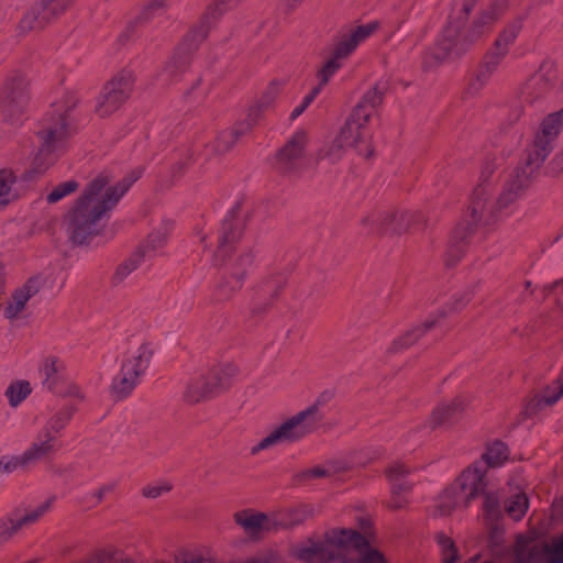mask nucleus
Returning <instances> with one entry per match:
<instances>
[{"instance_id": "nucleus-4", "label": "nucleus", "mask_w": 563, "mask_h": 563, "mask_svg": "<svg viewBox=\"0 0 563 563\" xmlns=\"http://www.w3.org/2000/svg\"><path fill=\"white\" fill-rule=\"evenodd\" d=\"M383 93L384 87L379 86H375L364 93L346 119L340 134L319 148L316 156L318 162L335 164L344 156L347 147L353 148L363 157H369L373 154L369 120L375 115L376 109L383 100Z\"/></svg>"}, {"instance_id": "nucleus-47", "label": "nucleus", "mask_w": 563, "mask_h": 563, "mask_svg": "<svg viewBox=\"0 0 563 563\" xmlns=\"http://www.w3.org/2000/svg\"><path fill=\"white\" fill-rule=\"evenodd\" d=\"M221 249L224 247V241L221 242V245H220Z\"/></svg>"}, {"instance_id": "nucleus-34", "label": "nucleus", "mask_w": 563, "mask_h": 563, "mask_svg": "<svg viewBox=\"0 0 563 563\" xmlns=\"http://www.w3.org/2000/svg\"><path fill=\"white\" fill-rule=\"evenodd\" d=\"M77 188V184L73 180L66 181L64 184H60L56 188H54L48 195H47V201L48 202H57L60 199H63L65 196L69 195Z\"/></svg>"}, {"instance_id": "nucleus-17", "label": "nucleus", "mask_w": 563, "mask_h": 563, "mask_svg": "<svg viewBox=\"0 0 563 563\" xmlns=\"http://www.w3.org/2000/svg\"><path fill=\"white\" fill-rule=\"evenodd\" d=\"M152 358V350L148 345H140L135 350L131 351L123 364L122 368L130 367V371L136 372L135 376L140 379V377L145 373L146 368L148 367L150 361Z\"/></svg>"}, {"instance_id": "nucleus-1", "label": "nucleus", "mask_w": 563, "mask_h": 563, "mask_svg": "<svg viewBox=\"0 0 563 563\" xmlns=\"http://www.w3.org/2000/svg\"><path fill=\"white\" fill-rule=\"evenodd\" d=\"M562 123L563 110L551 113L543 120L534 144L529 151L526 166L517 170L496 202L490 201L489 189L486 186H478L474 190L465 220L468 224H488L509 213L508 208L522 197L530 178L551 152Z\"/></svg>"}, {"instance_id": "nucleus-14", "label": "nucleus", "mask_w": 563, "mask_h": 563, "mask_svg": "<svg viewBox=\"0 0 563 563\" xmlns=\"http://www.w3.org/2000/svg\"><path fill=\"white\" fill-rule=\"evenodd\" d=\"M183 397L187 402H198L201 399L224 387V384L207 383L200 375L187 377L181 383Z\"/></svg>"}, {"instance_id": "nucleus-9", "label": "nucleus", "mask_w": 563, "mask_h": 563, "mask_svg": "<svg viewBox=\"0 0 563 563\" xmlns=\"http://www.w3.org/2000/svg\"><path fill=\"white\" fill-rule=\"evenodd\" d=\"M57 279V273L54 268H47L38 275L30 278L24 286L19 288L11 302L8 305L5 314L8 318H15L24 308L26 302L37 292L44 289H52Z\"/></svg>"}, {"instance_id": "nucleus-39", "label": "nucleus", "mask_w": 563, "mask_h": 563, "mask_svg": "<svg viewBox=\"0 0 563 563\" xmlns=\"http://www.w3.org/2000/svg\"><path fill=\"white\" fill-rule=\"evenodd\" d=\"M440 544L443 551V562L444 563H455V550L450 539L442 538L440 540Z\"/></svg>"}, {"instance_id": "nucleus-44", "label": "nucleus", "mask_w": 563, "mask_h": 563, "mask_svg": "<svg viewBox=\"0 0 563 563\" xmlns=\"http://www.w3.org/2000/svg\"><path fill=\"white\" fill-rule=\"evenodd\" d=\"M402 505H404V503L400 499H398L397 497H394L390 501V507H393V508H400V507H402Z\"/></svg>"}, {"instance_id": "nucleus-28", "label": "nucleus", "mask_w": 563, "mask_h": 563, "mask_svg": "<svg viewBox=\"0 0 563 563\" xmlns=\"http://www.w3.org/2000/svg\"><path fill=\"white\" fill-rule=\"evenodd\" d=\"M23 529L15 516L0 520V547Z\"/></svg>"}, {"instance_id": "nucleus-29", "label": "nucleus", "mask_w": 563, "mask_h": 563, "mask_svg": "<svg viewBox=\"0 0 563 563\" xmlns=\"http://www.w3.org/2000/svg\"><path fill=\"white\" fill-rule=\"evenodd\" d=\"M23 529L15 516L0 520V547Z\"/></svg>"}, {"instance_id": "nucleus-6", "label": "nucleus", "mask_w": 563, "mask_h": 563, "mask_svg": "<svg viewBox=\"0 0 563 563\" xmlns=\"http://www.w3.org/2000/svg\"><path fill=\"white\" fill-rule=\"evenodd\" d=\"M320 401L287 418L273 427L256 444L251 448L252 454L272 450L296 442L311 433L321 420Z\"/></svg>"}, {"instance_id": "nucleus-25", "label": "nucleus", "mask_w": 563, "mask_h": 563, "mask_svg": "<svg viewBox=\"0 0 563 563\" xmlns=\"http://www.w3.org/2000/svg\"><path fill=\"white\" fill-rule=\"evenodd\" d=\"M483 459L489 466H500L508 459V449L503 442L496 441L487 446Z\"/></svg>"}, {"instance_id": "nucleus-35", "label": "nucleus", "mask_w": 563, "mask_h": 563, "mask_svg": "<svg viewBox=\"0 0 563 563\" xmlns=\"http://www.w3.org/2000/svg\"><path fill=\"white\" fill-rule=\"evenodd\" d=\"M172 489V485L168 482L159 481L147 485L143 488V495L147 498H157Z\"/></svg>"}, {"instance_id": "nucleus-33", "label": "nucleus", "mask_w": 563, "mask_h": 563, "mask_svg": "<svg viewBox=\"0 0 563 563\" xmlns=\"http://www.w3.org/2000/svg\"><path fill=\"white\" fill-rule=\"evenodd\" d=\"M349 467V464L346 462H329L325 466H318L313 467L309 471V474L311 476H329L331 474H334L336 472L343 471Z\"/></svg>"}, {"instance_id": "nucleus-30", "label": "nucleus", "mask_w": 563, "mask_h": 563, "mask_svg": "<svg viewBox=\"0 0 563 563\" xmlns=\"http://www.w3.org/2000/svg\"><path fill=\"white\" fill-rule=\"evenodd\" d=\"M484 516L487 521L494 522L501 517V508L498 496L493 493H486L484 501Z\"/></svg>"}, {"instance_id": "nucleus-43", "label": "nucleus", "mask_w": 563, "mask_h": 563, "mask_svg": "<svg viewBox=\"0 0 563 563\" xmlns=\"http://www.w3.org/2000/svg\"><path fill=\"white\" fill-rule=\"evenodd\" d=\"M553 165L555 172L563 170V151L554 158Z\"/></svg>"}, {"instance_id": "nucleus-40", "label": "nucleus", "mask_w": 563, "mask_h": 563, "mask_svg": "<svg viewBox=\"0 0 563 563\" xmlns=\"http://www.w3.org/2000/svg\"><path fill=\"white\" fill-rule=\"evenodd\" d=\"M406 473H408V467L401 462L394 463L387 470V475L390 478V481H396L399 476H401Z\"/></svg>"}, {"instance_id": "nucleus-27", "label": "nucleus", "mask_w": 563, "mask_h": 563, "mask_svg": "<svg viewBox=\"0 0 563 563\" xmlns=\"http://www.w3.org/2000/svg\"><path fill=\"white\" fill-rule=\"evenodd\" d=\"M62 369V364L55 357H47L43 361L40 373L43 377V384L52 388L56 382V375Z\"/></svg>"}, {"instance_id": "nucleus-45", "label": "nucleus", "mask_w": 563, "mask_h": 563, "mask_svg": "<svg viewBox=\"0 0 563 563\" xmlns=\"http://www.w3.org/2000/svg\"><path fill=\"white\" fill-rule=\"evenodd\" d=\"M110 488L109 487H102L98 490V497L97 499L100 500L102 498V496L109 490Z\"/></svg>"}, {"instance_id": "nucleus-2", "label": "nucleus", "mask_w": 563, "mask_h": 563, "mask_svg": "<svg viewBox=\"0 0 563 563\" xmlns=\"http://www.w3.org/2000/svg\"><path fill=\"white\" fill-rule=\"evenodd\" d=\"M141 176L133 170L115 185L106 174L97 176L67 216L66 231L76 244H90L101 230V220L114 208Z\"/></svg>"}, {"instance_id": "nucleus-31", "label": "nucleus", "mask_w": 563, "mask_h": 563, "mask_svg": "<svg viewBox=\"0 0 563 563\" xmlns=\"http://www.w3.org/2000/svg\"><path fill=\"white\" fill-rule=\"evenodd\" d=\"M284 86L283 80L275 79L271 81L264 91L263 96L257 101V107L260 109H266L273 104L277 96L279 95L282 88Z\"/></svg>"}, {"instance_id": "nucleus-16", "label": "nucleus", "mask_w": 563, "mask_h": 563, "mask_svg": "<svg viewBox=\"0 0 563 563\" xmlns=\"http://www.w3.org/2000/svg\"><path fill=\"white\" fill-rule=\"evenodd\" d=\"M307 143V133L302 130L296 131L291 139L279 151L277 155L278 161L285 166V168L291 167L303 156Z\"/></svg>"}, {"instance_id": "nucleus-21", "label": "nucleus", "mask_w": 563, "mask_h": 563, "mask_svg": "<svg viewBox=\"0 0 563 563\" xmlns=\"http://www.w3.org/2000/svg\"><path fill=\"white\" fill-rule=\"evenodd\" d=\"M347 56L349 55L339 54V47L336 46L333 56L318 71V85L314 88H319V93L332 78V76L342 67L343 59Z\"/></svg>"}, {"instance_id": "nucleus-3", "label": "nucleus", "mask_w": 563, "mask_h": 563, "mask_svg": "<svg viewBox=\"0 0 563 563\" xmlns=\"http://www.w3.org/2000/svg\"><path fill=\"white\" fill-rule=\"evenodd\" d=\"M302 563H389L367 539L351 529H333L324 540H307L294 549Z\"/></svg>"}, {"instance_id": "nucleus-26", "label": "nucleus", "mask_w": 563, "mask_h": 563, "mask_svg": "<svg viewBox=\"0 0 563 563\" xmlns=\"http://www.w3.org/2000/svg\"><path fill=\"white\" fill-rule=\"evenodd\" d=\"M32 391L31 385L26 380H16L12 383L5 395L11 406H19Z\"/></svg>"}, {"instance_id": "nucleus-32", "label": "nucleus", "mask_w": 563, "mask_h": 563, "mask_svg": "<svg viewBox=\"0 0 563 563\" xmlns=\"http://www.w3.org/2000/svg\"><path fill=\"white\" fill-rule=\"evenodd\" d=\"M520 31L519 24H512L505 29L499 38L497 40L498 55L506 53L507 46L515 41Z\"/></svg>"}, {"instance_id": "nucleus-12", "label": "nucleus", "mask_w": 563, "mask_h": 563, "mask_svg": "<svg viewBox=\"0 0 563 563\" xmlns=\"http://www.w3.org/2000/svg\"><path fill=\"white\" fill-rule=\"evenodd\" d=\"M73 1L74 0H47L46 2L35 5L22 18L19 24L20 32L26 33L42 26L51 18L64 12Z\"/></svg>"}, {"instance_id": "nucleus-49", "label": "nucleus", "mask_w": 563, "mask_h": 563, "mask_svg": "<svg viewBox=\"0 0 563 563\" xmlns=\"http://www.w3.org/2000/svg\"><path fill=\"white\" fill-rule=\"evenodd\" d=\"M125 563H132V562H130V561H126Z\"/></svg>"}, {"instance_id": "nucleus-18", "label": "nucleus", "mask_w": 563, "mask_h": 563, "mask_svg": "<svg viewBox=\"0 0 563 563\" xmlns=\"http://www.w3.org/2000/svg\"><path fill=\"white\" fill-rule=\"evenodd\" d=\"M466 507L464 504L457 503V495L452 492L451 486L438 496L431 507L430 514L435 518L446 517L453 510Z\"/></svg>"}, {"instance_id": "nucleus-5", "label": "nucleus", "mask_w": 563, "mask_h": 563, "mask_svg": "<svg viewBox=\"0 0 563 563\" xmlns=\"http://www.w3.org/2000/svg\"><path fill=\"white\" fill-rule=\"evenodd\" d=\"M473 7V0H455L450 15L449 25L438 40L432 52L423 59V67L429 69L439 63L454 60L464 54L473 42L481 36L486 25L497 16L495 9L483 12L474 22L473 29L463 33L461 25Z\"/></svg>"}, {"instance_id": "nucleus-41", "label": "nucleus", "mask_w": 563, "mask_h": 563, "mask_svg": "<svg viewBox=\"0 0 563 563\" xmlns=\"http://www.w3.org/2000/svg\"><path fill=\"white\" fill-rule=\"evenodd\" d=\"M235 140L236 135H233L232 131L221 133L219 136V151L229 148Z\"/></svg>"}, {"instance_id": "nucleus-23", "label": "nucleus", "mask_w": 563, "mask_h": 563, "mask_svg": "<svg viewBox=\"0 0 563 563\" xmlns=\"http://www.w3.org/2000/svg\"><path fill=\"white\" fill-rule=\"evenodd\" d=\"M529 508V500L525 493L519 492L514 494L507 501H506V512L507 515L512 518L514 520H520L526 515L527 510Z\"/></svg>"}, {"instance_id": "nucleus-8", "label": "nucleus", "mask_w": 563, "mask_h": 563, "mask_svg": "<svg viewBox=\"0 0 563 563\" xmlns=\"http://www.w3.org/2000/svg\"><path fill=\"white\" fill-rule=\"evenodd\" d=\"M67 419L66 416L54 417L40 433L37 441L20 456L0 457V471L12 472L20 466H29L46 456L55 449V434L65 427Z\"/></svg>"}, {"instance_id": "nucleus-42", "label": "nucleus", "mask_w": 563, "mask_h": 563, "mask_svg": "<svg viewBox=\"0 0 563 563\" xmlns=\"http://www.w3.org/2000/svg\"><path fill=\"white\" fill-rule=\"evenodd\" d=\"M498 64V58L492 57L489 60L485 62L484 68L486 73H492L494 69H496Z\"/></svg>"}, {"instance_id": "nucleus-46", "label": "nucleus", "mask_w": 563, "mask_h": 563, "mask_svg": "<svg viewBox=\"0 0 563 563\" xmlns=\"http://www.w3.org/2000/svg\"><path fill=\"white\" fill-rule=\"evenodd\" d=\"M555 288H561L563 290V279L560 280V282H556L554 285H553Z\"/></svg>"}, {"instance_id": "nucleus-24", "label": "nucleus", "mask_w": 563, "mask_h": 563, "mask_svg": "<svg viewBox=\"0 0 563 563\" xmlns=\"http://www.w3.org/2000/svg\"><path fill=\"white\" fill-rule=\"evenodd\" d=\"M14 181L15 178L11 172H0V208L18 197V192L14 188Z\"/></svg>"}, {"instance_id": "nucleus-20", "label": "nucleus", "mask_w": 563, "mask_h": 563, "mask_svg": "<svg viewBox=\"0 0 563 563\" xmlns=\"http://www.w3.org/2000/svg\"><path fill=\"white\" fill-rule=\"evenodd\" d=\"M376 29L375 23L361 25L354 30L347 38L342 40L339 44V54L350 55L363 41H365Z\"/></svg>"}, {"instance_id": "nucleus-22", "label": "nucleus", "mask_w": 563, "mask_h": 563, "mask_svg": "<svg viewBox=\"0 0 563 563\" xmlns=\"http://www.w3.org/2000/svg\"><path fill=\"white\" fill-rule=\"evenodd\" d=\"M54 497L46 498L33 507L29 508L23 515H15L22 528L29 527L40 520L52 507Z\"/></svg>"}, {"instance_id": "nucleus-10", "label": "nucleus", "mask_w": 563, "mask_h": 563, "mask_svg": "<svg viewBox=\"0 0 563 563\" xmlns=\"http://www.w3.org/2000/svg\"><path fill=\"white\" fill-rule=\"evenodd\" d=\"M166 241L165 232H153L148 235L145 244L137 249L123 264H121L115 273L117 280L122 282L133 271L142 267L150 262L154 256L158 255L161 247Z\"/></svg>"}, {"instance_id": "nucleus-36", "label": "nucleus", "mask_w": 563, "mask_h": 563, "mask_svg": "<svg viewBox=\"0 0 563 563\" xmlns=\"http://www.w3.org/2000/svg\"><path fill=\"white\" fill-rule=\"evenodd\" d=\"M176 563H210L209 559L203 555L189 552V551H180L175 555Z\"/></svg>"}, {"instance_id": "nucleus-11", "label": "nucleus", "mask_w": 563, "mask_h": 563, "mask_svg": "<svg viewBox=\"0 0 563 563\" xmlns=\"http://www.w3.org/2000/svg\"><path fill=\"white\" fill-rule=\"evenodd\" d=\"M486 482L479 463H475L451 485L452 492L457 495V503L467 506L470 501L484 490Z\"/></svg>"}, {"instance_id": "nucleus-19", "label": "nucleus", "mask_w": 563, "mask_h": 563, "mask_svg": "<svg viewBox=\"0 0 563 563\" xmlns=\"http://www.w3.org/2000/svg\"><path fill=\"white\" fill-rule=\"evenodd\" d=\"M136 372L130 371V367L122 368L120 373L113 378L111 384V394L113 397L121 399L126 397L134 387L139 384L140 379L135 376Z\"/></svg>"}, {"instance_id": "nucleus-15", "label": "nucleus", "mask_w": 563, "mask_h": 563, "mask_svg": "<svg viewBox=\"0 0 563 563\" xmlns=\"http://www.w3.org/2000/svg\"><path fill=\"white\" fill-rule=\"evenodd\" d=\"M235 520L250 536H257L261 532L273 530L278 525L275 518L250 510L236 514Z\"/></svg>"}, {"instance_id": "nucleus-37", "label": "nucleus", "mask_w": 563, "mask_h": 563, "mask_svg": "<svg viewBox=\"0 0 563 563\" xmlns=\"http://www.w3.org/2000/svg\"><path fill=\"white\" fill-rule=\"evenodd\" d=\"M318 95L319 88H313L307 96H305L301 103L296 106L291 111L290 120H296L309 107V104L316 99Z\"/></svg>"}, {"instance_id": "nucleus-13", "label": "nucleus", "mask_w": 563, "mask_h": 563, "mask_svg": "<svg viewBox=\"0 0 563 563\" xmlns=\"http://www.w3.org/2000/svg\"><path fill=\"white\" fill-rule=\"evenodd\" d=\"M130 95V87L122 79H113L109 82L99 97L96 111L100 117H107L114 112Z\"/></svg>"}, {"instance_id": "nucleus-48", "label": "nucleus", "mask_w": 563, "mask_h": 563, "mask_svg": "<svg viewBox=\"0 0 563 563\" xmlns=\"http://www.w3.org/2000/svg\"><path fill=\"white\" fill-rule=\"evenodd\" d=\"M393 492L396 494V485L393 486Z\"/></svg>"}, {"instance_id": "nucleus-7", "label": "nucleus", "mask_w": 563, "mask_h": 563, "mask_svg": "<svg viewBox=\"0 0 563 563\" xmlns=\"http://www.w3.org/2000/svg\"><path fill=\"white\" fill-rule=\"evenodd\" d=\"M68 132V122L64 111L53 109L45 114L36 130L40 143V148L33 162L36 173H42L54 162L56 154L64 146Z\"/></svg>"}, {"instance_id": "nucleus-38", "label": "nucleus", "mask_w": 563, "mask_h": 563, "mask_svg": "<svg viewBox=\"0 0 563 563\" xmlns=\"http://www.w3.org/2000/svg\"><path fill=\"white\" fill-rule=\"evenodd\" d=\"M434 323H435V319L432 318L423 323V328L417 327V328L412 329L411 333L408 334V338H406L405 342L401 344V347L413 343L420 335H422Z\"/></svg>"}]
</instances>
